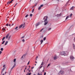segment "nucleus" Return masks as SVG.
<instances>
[{
	"label": "nucleus",
	"instance_id": "473e14b6",
	"mask_svg": "<svg viewBox=\"0 0 75 75\" xmlns=\"http://www.w3.org/2000/svg\"><path fill=\"white\" fill-rule=\"evenodd\" d=\"M22 41H23V42H25V40H24V39H23L22 40Z\"/></svg>",
	"mask_w": 75,
	"mask_h": 75
},
{
	"label": "nucleus",
	"instance_id": "79ce46f5",
	"mask_svg": "<svg viewBox=\"0 0 75 75\" xmlns=\"http://www.w3.org/2000/svg\"><path fill=\"white\" fill-rule=\"evenodd\" d=\"M37 3H36L35 5V6L34 7H35V6H37Z\"/></svg>",
	"mask_w": 75,
	"mask_h": 75
},
{
	"label": "nucleus",
	"instance_id": "5701e85b",
	"mask_svg": "<svg viewBox=\"0 0 75 75\" xmlns=\"http://www.w3.org/2000/svg\"><path fill=\"white\" fill-rule=\"evenodd\" d=\"M5 30H6V29H5V28H2V31H5Z\"/></svg>",
	"mask_w": 75,
	"mask_h": 75
},
{
	"label": "nucleus",
	"instance_id": "58836bf2",
	"mask_svg": "<svg viewBox=\"0 0 75 75\" xmlns=\"http://www.w3.org/2000/svg\"><path fill=\"white\" fill-rule=\"evenodd\" d=\"M72 14L71 13L70 15V16L71 17H72Z\"/></svg>",
	"mask_w": 75,
	"mask_h": 75
},
{
	"label": "nucleus",
	"instance_id": "6e6552de",
	"mask_svg": "<svg viewBox=\"0 0 75 75\" xmlns=\"http://www.w3.org/2000/svg\"><path fill=\"white\" fill-rule=\"evenodd\" d=\"M27 55V54H24L23 56H22L21 57V59H24V58L23 57H25V55Z\"/></svg>",
	"mask_w": 75,
	"mask_h": 75
},
{
	"label": "nucleus",
	"instance_id": "f257e3e1",
	"mask_svg": "<svg viewBox=\"0 0 75 75\" xmlns=\"http://www.w3.org/2000/svg\"><path fill=\"white\" fill-rule=\"evenodd\" d=\"M48 17L47 16H45L43 18V20H45L44 21V22L45 23L44 25H47L48 23V20L47 19L48 18Z\"/></svg>",
	"mask_w": 75,
	"mask_h": 75
},
{
	"label": "nucleus",
	"instance_id": "8fccbe9b",
	"mask_svg": "<svg viewBox=\"0 0 75 75\" xmlns=\"http://www.w3.org/2000/svg\"><path fill=\"white\" fill-rule=\"evenodd\" d=\"M6 26H8V24H7L6 25Z\"/></svg>",
	"mask_w": 75,
	"mask_h": 75
},
{
	"label": "nucleus",
	"instance_id": "a18cd8bd",
	"mask_svg": "<svg viewBox=\"0 0 75 75\" xmlns=\"http://www.w3.org/2000/svg\"><path fill=\"white\" fill-rule=\"evenodd\" d=\"M37 58H38V56H37L36 57V60H37Z\"/></svg>",
	"mask_w": 75,
	"mask_h": 75
},
{
	"label": "nucleus",
	"instance_id": "423d86ee",
	"mask_svg": "<svg viewBox=\"0 0 75 75\" xmlns=\"http://www.w3.org/2000/svg\"><path fill=\"white\" fill-rule=\"evenodd\" d=\"M44 6V5L43 4H42L38 8V10H40V9H41V7H43Z\"/></svg>",
	"mask_w": 75,
	"mask_h": 75
},
{
	"label": "nucleus",
	"instance_id": "864d4df0",
	"mask_svg": "<svg viewBox=\"0 0 75 75\" xmlns=\"http://www.w3.org/2000/svg\"><path fill=\"white\" fill-rule=\"evenodd\" d=\"M42 72H44V70H43Z\"/></svg>",
	"mask_w": 75,
	"mask_h": 75
},
{
	"label": "nucleus",
	"instance_id": "f03ea898",
	"mask_svg": "<svg viewBox=\"0 0 75 75\" xmlns=\"http://www.w3.org/2000/svg\"><path fill=\"white\" fill-rule=\"evenodd\" d=\"M60 54L61 55H64L65 56V55H67V53L65 52H63L60 53Z\"/></svg>",
	"mask_w": 75,
	"mask_h": 75
},
{
	"label": "nucleus",
	"instance_id": "c85d7f7f",
	"mask_svg": "<svg viewBox=\"0 0 75 75\" xmlns=\"http://www.w3.org/2000/svg\"><path fill=\"white\" fill-rule=\"evenodd\" d=\"M16 59H15L13 60V62H16Z\"/></svg>",
	"mask_w": 75,
	"mask_h": 75
},
{
	"label": "nucleus",
	"instance_id": "9b49d317",
	"mask_svg": "<svg viewBox=\"0 0 75 75\" xmlns=\"http://www.w3.org/2000/svg\"><path fill=\"white\" fill-rule=\"evenodd\" d=\"M61 13H60L59 14H57V17H59L60 16H61Z\"/></svg>",
	"mask_w": 75,
	"mask_h": 75
},
{
	"label": "nucleus",
	"instance_id": "49530a36",
	"mask_svg": "<svg viewBox=\"0 0 75 75\" xmlns=\"http://www.w3.org/2000/svg\"><path fill=\"white\" fill-rule=\"evenodd\" d=\"M1 53H2V52H1V51H0V55L1 54Z\"/></svg>",
	"mask_w": 75,
	"mask_h": 75
},
{
	"label": "nucleus",
	"instance_id": "1a4fd4ad",
	"mask_svg": "<svg viewBox=\"0 0 75 75\" xmlns=\"http://www.w3.org/2000/svg\"><path fill=\"white\" fill-rule=\"evenodd\" d=\"M9 35L10 34L9 33L5 37L7 39V38H8V36H9Z\"/></svg>",
	"mask_w": 75,
	"mask_h": 75
},
{
	"label": "nucleus",
	"instance_id": "0eeeda50",
	"mask_svg": "<svg viewBox=\"0 0 75 75\" xmlns=\"http://www.w3.org/2000/svg\"><path fill=\"white\" fill-rule=\"evenodd\" d=\"M13 0H12L11 1H8L7 3L8 5H9L8 4H10V3H11L13 2Z\"/></svg>",
	"mask_w": 75,
	"mask_h": 75
},
{
	"label": "nucleus",
	"instance_id": "4d7b16f0",
	"mask_svg": "<svg viewBox=\"0 0 75 75\" xmlns=\"http://www.w3.org/2000/svg\"><path fill=\"white\" fill-rule=\"evenodd\" d=\"M26 69H27V67H25V70Z\"/></svg>",
	"mask_w": 75,
	"mask_h": 75
},
{
	"label": "nucleus",
	"instance_id": "72a5a7b5",
	"mask_svg": "<svg viewBox=\"0 0 75 75\" xmlns=\"http://www.w3.org/2000/svg\"><path fill=\"white\" fill-rule=\"evenodd\" d=\"M1 51H3V48H1Z\"/></svg>",
	"mask_w": 75,
	"mask_h": 75
},
{
	"label": "nucleus",
	"instance_id": "a19ab883",
	"mask_svg": "<svg viewBox=\"0 0 75 75\" xmlns=\"http://www.w3.org/2000/svg\"><path fill=\"white\" fill-rule=\"evenodd\" d=\"M69 17L68 16H67L66 18V20H67V18H68Z\"/></svg>",
	"mask_w": 75,
	"mask_h": 75
},
{
	"label": "nucleus",
	"instance_id": "774afa93",
	"mask_svg": "<svg viewBox=\"0 0 75 75\" xmlns=\"http://www.w3.org/2000/svg\"><path fill=\"white\" fill-rule=\"evenodd\" d=\"M4 75V74L3 73L2 75Z\"/></svg>",
	"mask_w": 75,
	"mask_h": 75
},
{
	"label": "nucleus",
	"instance_id": "a878e982",
	"mask_svg": "<svg viewBox=\"0 0 75 75\" xmlns=\"http://www.w3.org/2000/svg\"><path fill=\"white\" fill-rule=\"evenodd\" d=\"M46 40V37H45L43 38V40L44 41H45Z\"/></svg>",
	"mask_w": 75,
	"mask_h": 75
},
{
	"label": "nucleus",
	"instance_id": "aec40b11",
	"mask_svg": "<svg viewBox=\"0 0 75 75\" xmlns=\"http://www.w3.org/2000/svg\"><path fill=\"white\" fill-rule=\"evenodd\" d=\"M43 35L41 36L40 38H42H42H43Z\"/></svg>",
	"mask_w": 75,
	"mask_h": 75
},
{
	"label": "nucleus",
	"instance_id": "4be33fe9",
	"mask_svg": "<svg viewBox=\"0 0 75 75\" xmlns=\"http://www.w3.org/2000/svg\"><path fill=\"white\" fill-rule=\"evenodd\" d=\"M38 75H42V74L41 73L40 74V73H38Z\"/></svg>",
	"mask_w": 75,
	"mask_h": 75
},
{
	"label": "nucleus",
	"instance_id": "2eb2a0df",
	"mask_svg": "<svg viewBox=\"0 0 75 75\" xmlns=\"http://www.w3.org/2000/svg\"><path fill=\"white\" fill-rule=\"evenodd\" d=\"M8 43V41H6L5 42V44L4 45H7Z\"/></svg>",
	"mask_w": 75,
	"mask_h": 75
},
{
	"label": "nucleus",
	"instance_id": "ddd939ff",
	"mask_svg": "<svg viewBox=\"0 0 75 75\" xmlns=\"http://www.w3.org/2000/svg\"><path fill=\"white\" fill-rule=\"evenodd\" d=\"M40 23H36V26L37 27V26H38V25H40Z\"/></svg>",
	"mask_w": 75,
	"mask_h": 75
},
{
	"label": "nucleus",
	"instance_id": "680f3d73",
	"mask_svg": "<svg viewBox=\"0 0 75 75\" xmlns=\"http://www.w3.org/2000/svg\"><path fill=\"white\" fill-rule=\"evenodd\" d=\"M29 72H31V70H29Z\"/></svg>",
	"mask_w": 75,
	"mask_h": 75
},
{
	"label": "nucleus",
	"instance_id": "69168bd1",
	"mask_svg": "<svg viewBox=\"0 0 75 75\" xmlns=\"http://www.w3.org/2000/svg\"><path fill=\"white\" fill-rule=\"evenodd\" d=\"M11 25V24H9V26H10Z\"/></svg>",
	"mask_w": 75,
	"mask_h": 75
},
{
	"label": "nucleus",
	"instance_id": "20e7f679",
	"mask_svg": "<svg viewBox=\"0 0 75 75\" xmlns=\"http://www.w3.org/2000/svg\"><path fill=\"white\" fill-rule=\"evenodd\" d=\"M70 59L71 61H73L74 59V57L73 56H71L70 57Z\"/></svg>",
	"mask_w": 75,
	"mask_h": 75
},
{
	"label": "nucleus",
	"instance_id": "bf43d9fd",
	"mask_svg": "<svg viewBox=\"0 0 75 75\" xmlns=\"http://www.w3.org/2000/svg\"><path fill=\"white\" fill-rule=\"evenodd\" d=\"M14 25V24H12L11 26H12V25Z\"/></svg>",
	"mask_w": 75,
	"mask_h": 75
},
{
	"label": "nucleus",
	"instance_id": "ea45409f",
	"mask_svg": "<svg viewBox=\"0 0 75 75\" xmlns=\"http://www.w3.org/2000/svg\"><path fill=\"white\" fill-rule=\"evenodd\" d=\"M42 67V65L41 66V67L39 68V69H41Z\"/></svg>",
	"mask_w": 75,
	"mask_h": 75
},
{
	"label": "nucleus",
	"instance_id": "13d9d810",
	"mask_svg": "<svg viewBox=\"0 0 75 75\" xmlns=\"http://www.w3.org/2000/svg\"><path fill=\"white\" fill-rule=\"evenodd\" d=\"M17 4H18L17 3H16V4H15V6H16V5H17Z\"/></svg>",
	"mask_w": 75,
	"mask_h": 75
},
{
	"label": "nucleus",
	"instance_id": "0e129e2a",
	"mask_svg": "<svg viewBox=\"0 0 75 75\" xmlns=\"http://www.w3.org/2000/svg\"><path fill=\"white\" fill-rule=\"evenodd\" d=\"M41 65H43V64L42 63V64H41Z\"/></svg>",
	"mask_w": 75,
	"mask_h": 75
},
{
	"label": "nucleus",
	"instance_id": "e2e57ef3",
	"mask_svg": "<svg viewBox=\"0 0 75 75\" xmlns=\"http://www.w3.org/2000/svg\"><path fill=\"white\" fill-rule=\"evenodd\" d=\"M25 70H24V72H25Z\"/></svg>",
	"mask_w": 75,
	"mask_h": 75
},
{
	"label": "nucleus",
	"instance_id": "cd10ccee",
	"mask_svg": "<svg viewBox=\"0 0 75 75\" xmlns=\"http://www.w3.org/2000/svg\"><path fill=\"white\" fill-rule=\"evenodd\" d=\"M10 15V14H9V13H8V15H7L6 16V17H8L9 16V15Z\"/></svg>",
	"mask_w": 75,
	"mask_h": 75
},
{
	"label": "nucleus",
	"instance_id": "a211bd4d",
	"mask_svg": "<svg viewBox=\"0 0 75 75\" xmlns=\"http://www.w3.org/2000/svg\"><path fill=\"white\" fill-rule=\"evenodd\" d=\"M73 47L74 49L75 50V45H74V44H73Z\"/></svg>",
	"mask_w": 75,
	"mask_h": 75
},
{
	"label": "nucleus",
	"instance_id": "09e8293b",
	"mask_svg": "<svg viewBox=\"0 0 75 75\" xmlns=\"http://www.w3.org/2000/svg\"><path fill=\"white\" fill-rule=\"evenodd\" d=\"M24 38V36H23L21 38Z\"/></svg>",
	"mask_w": 75,
	"mask_h": 75
},
{
	"label": "nucleus",
	"instance_id": "4468645a",
	"mask_svg": "<svg viewBox=\"0 0 75 75\" xmlns=\"http://www.w3.org/2000/svg\"><path fill=\"white\" fill-rule=\"evenodd\" d=\"M6 68V67H4L3 69H2V71L1 72V73H2V72L4 71V69H5V68Z\"/></svg>",
	"mask_w": 75,
	"mask_h": 75
},
{
	"label": "nucleus",
	"instance_id": "b1692460",
	"mask_svg": "<svg viewBox=\"0 0 75 75\" xmlns=\"http://www.w3.org/2000/svg\"><path fill=\"white\" fill-rule=\"evenodd\" d=\"M11 37V36H9L8 38V40H9L10 39V38Z\"/></svg>",
	"mask_w": 75,
	"mask_h": 75
},
{
	"label": "nucleus",
	"instance_id": "dca6fc26",
	"mask_svg": "<svg viewBox=\"0 0 75 75\" xmlns=\"http://www.w3.org/2000/svg\"><path fill=\"white\" fill-rule=\"evenodd\" d=\"M11 70L9 71H8V74H9V75H10V74L11 73Z\"/></svg>",
	"mask_w": 75,
	"mask_h": 75
},
{
	"label": "nucleus",
	"instance_id": "c756f323",
	"mask_svg": "<svg viewBox=\"0 0 75 75\" xmlns=\"http://www.w3.org/2000/svg\"><path fill=\"white\" fill-rule=\"evenodd\" d=\"M69 0L68 1H67V3H66V4H68V3H69Z\"/></svg>",
	"mask_w": 75,
	"mask_h": 75
},
{
	"label": "nucleus",
	"instance_id": "39448f33",
	"mask_svg": "<svg viewBox=\"0 0 75 75\" xmlns=\"http://www.w3.org/2000/svg\"><path fill=\"white\" fill-rule=\"evenodd\" d=\"M64 73H65L64 71H63L60 70L59 72V74H61L62 75H63V74H64Z\"/></svg>",
	"mask_w": 75,
	"mask_h": 75
},
{
	"label": "nucleus",
	"instance_id": "603ef678",
	"mask_svg": "<svg viewBox=\"0 0 75 75\" xmlns=\"http://www.w3.org/2000/svg\"><path fill=\"white\" fill-rule=\"evenodd\" d=\"M34 67H32V69H33V68H34Z\"/></svg>",
	"mask_w": 75,
	"mask_h": 75
},
{
	"label": "nucleus",
	"instance_id": "4c0bfd02",
	"mask_svg": "<svg viewBox=\"0 0 75 75\" xmlns=\"http://www.w3.org/2000/svg\"><path fill=\"white\" fill-rule=\"evenodd\" d=\"M33 16V14H30V17H31V16Z\"/></svg>",
	"mask_w": 75,
	"mask_h": 75
},
{
	"label": "nucleus",
	"instance_id": "c03bdc74",
	"mask_svg": "<svg viewBox=\"0 0 75 75\" xmlns=\"http://www.w3.org/2000/svg\"><path fill=\"white\" fill-rule=\"evenodd\" d=\"M30 64V61H29L27 63V65H28Z\"/></svg>",
	"mask_w": 75,
	"mask_h": 75
},
{
	"label": "nucleus",
	"instance_id": "bb28decb",
	"mask_svg": "<svg viewBox=\"0 0 75 75\" xmlns=\"http://www.w3.org/2000/svg\"><path fill=\"white\" fill-rule=\"evenodd\" d=\"M51 30V28H49L48 29V31H50V30Z\"/></svg>",
	"mask_w": 75,
	"mask_h": 75
},
{
	"label": "nucleus",
	"instance_id": "338daca9",
	"mask_svg": "<svg viewBox=\"0 0 75 75\" xmlns=\"http://www.w3.org/2000/svg\"><path fill=\"white\" fill-rule=\"evenodd\" d=\"M44 68H43V70H44L45 69H44V67H43Z\"/></svg>",
	"mask_w": 75,
	"mask_h": 75
},
{
	"label": "nucleus",
	"instance_id": "5fc2aeb1",
	"mask_svg": "<svg viewBox=\"0 0 75 75\" xmlns=\"http://www.w3.org/2000/svg\"><path fill=\"white\" fill-rule=\"evenodd\" d=\"M5 65H4L3 67H5Z\"/></svg>",
	"mask_w": 75,
	"mask_h": 75
},
{
	"label": "nucleus",
	"instance_id": "393cba45",
	"mask_svg": "<svg viewBox=\"0 0 75 75\" xmlns=\"http://www.w3.org/2000/svg\"><path fill=\"white\" fill-rule=\"evenodd\" d=\"M5 39V37H4V38H3L2 39V41H4V40Z\"/></svg>",
	"mask_w": 75,
	"mask_h": 75
},
{
	"label": "nucleus",
	"instance_id": "052dcab7",
	"mask_svg": "<svg viewBox=\"0 0 75 75\" xmlns=\"http://www.w3.org/2000/svg\"><path fill=\"white\" fill-rule=\"evenodd\" d=\"M74 41H75V38L74 39Z\"/></svg>",
	"mask_w": 75,
	"mask_h": 75
},
{
	"label": "nucleus",
	"instance_id": "9d476101",
	"mask_svg": "<svg viewBox=\"0 0 75 75\" xmlns=\"http://www.w3.org/2000/svg\"><path fill=\"white\" fill-rule=\"evenodd\" d=\"M16 66V64H14V65L13 67H12L11 68V70H12L14 67H15V66Z\"/></svg>",
	"mask_w": 75,
	"mask_h": 75
},
{
	"label": "nucleus",
	"instance_id": "6ab92c4d",
	"mask_svg": "<svg viewBox=\"0 0 75 75\" xmlns=\"http://www.w3.org/2000/svg\"><path fill=\"white\" fill-rule=\"evenodd\" d=\"M43 42V40H42L40 41V44H42V42Z\"/></svg>",
	"mask_w": 75,
	"mask_h": 75
},
{
	"label": "nucleus",
	"instance_id": "3c124183",
	"mask_svg": "<svg viewBox=\"0 0 75 75\" xmlns=\"http://www.w3.org/2000/svg\"><path fill=\"white\" fill-rule=\"evenodd\" d=\"M25 66H23L21 67V68H24Z\"/></svg>",
	"mask_w": 75,
	"mask_h": 75
},
{
	"label": "nucleus",
	"instance_id": "6e6d98bb",
	"mask_svg": "<svg viewBox=\"0 0 75 75\" xmlns=\"http://www.w3.org/2000/svg\"><path fill=\"white\" fill-rule=\"evenodd\" d=\"M6 73H7V72H6H6H5V73L4 74H6Z\"/></svg>",
	"mask_w": 75,
	"mask_h": 75
},
{
	"label": "nucleus",
	"instance_id": "7c9ffc66",
	"mask_svg": "<svg viewBox=\"0 0 75 75\" xmlns=\"http://www.w3.org/2000/svg\"><path fill=\"white\" fill-rule=\"evenodd\" d=\"M4 42H5V41H4L2 42V44H3Z\"/></svg>",
	"mask_w": 75,
	"mask_h": 75
},
{
	"label": "nucleus",
	"instance_id": "f3484780",
	"mask_svg": "<svg viewBox=\"0 0 75 75\" xmlns=\"http://www.w3.org/2000/svg\"><path fill=\"white\" fill-rule=\"evenodd\" d=\"M18 28V27L17 26L15 28V30H16V31H17L18 30V29H17Z\"/></svg>",
	"mask_w": 75,
	"mask_h": 75
},
{
	"label": "nucleus",
	"instance_id": "2f4dec72",
	"mask_svg": "<svg viewBox=\"0 0 75 75\" xmlns=\"http://www.w3.org/2000/svg\"><path fill=\"white\" fill-rule=\"evenodd\" d=\"M34 9H33L32 11V13H34Z\"/></svg>",
	"mask_w": 75,
	"mask_h": 75
},
{
	"label": "nucleus",
	"instance_id": "412c9836",
	"mask_svg": "<svg viewBox=\"0 0 75 75\" xmlns=\"http://www.w3.org/2000/svg\"><path fill=\"white\" fill-rule=\"evenodd\" d=\"M74 6H72L71 8V10H73V9H74Z\"/></svg>",
	"mask_w": 75,
	"mask_h": 75
},
{
	"label": "nucleus",
	"instance_id": "c9c22d12",
	"mask_svg": "<svg viewBox=\"0 0 75 75\" xmlns=\"http://www.w3.org/2000/svg\"><path fill=\"white\" fill-rule=\"evenodd\" d=\"M28 15L27 14L25 16V17H26H26H28Z\"/></svg>",
	"mask_w": 75,
	"mask_h": 75
},
{
	"label": "nucleus",
	"instance_id": "de8ad7c7",
	"mask_svg": "<svg viewBox=\"0 0 75 75\" xmlns=\"http://www.w3.org/2000/svg\"><path fill=\"white\" fill-rule=\"evenodd\" d=\"M46 75V72H45L44 73V75Z\"/></svg>",
	"mask_w": 75,
	"mask_h": 75
},
{
	"label": "nucleus",
	"instance_id": "f8f14e48",
	"mask_svg": "<svg viewBox=\"0 0 75 75\" xmlns=\"http://www.w3.org/2000/svg\"><path fill=\"white\" fill-rule=\"evenodd\" d=\"M54 59H57V56H55L54 57Z\"/></svg>",
	"mask_w": 75,
	"mask_h": 75
},
{
	"label": "nucleus",
	"instance_id": "37998d69",
	"mask_svg": "<svg viewBox=\"0 0 75 75\" xmlns=\"http://www.w3.org/2000/svg\"><path fill=\"white\" fill-rule=\"evenodd\" d=\"M50 64H48V65H47V67H49V66H50Z\"/></svg>",
	"mask_w": 75,
	"mask_h": 75
},
{
	"label": "nucleus",
	"instance_id": "7ed1b4c3",
	"mask_svg": "<svg viewBox=\"0 0 75 75\" xmlns=\"http://www.w3.org/2000/svg\"><path fill=\"white\" fill-rule=\"evenodd\" d=\"M25 23H24L23 24H22L20 26H19V28H24L25 27Z\"/></svg>",
	"mask_w": 75,
	"mask_h": 75
},
{
	"label": "nucleus",
	"instance_id": "e433bc0d",
	"mask_svg": "<svg viewBox=\"0 0 75 75\" xmlns=\"http://www.w3.org/2000/svg\"><path fill=\"white\" fill-rule=\"evenodd\" d=\"M31 72L29 73L28 74V75H31Z\"/></svg>",
	"mask_w": 75,
	"mask_h": 75
},
{
	"label": "nucleus",
	"instance_id": "f704fd0d",
	"mask_svg": "<svg viewBox=\"0 0 75 75\" xmlns=\"http://www.w3.org/2000/svg\"><path fill=\"white\" fill-rule=\"evenodd\" d=\"M44 28H42L40 31V32H41L42 31V30H44Z\"/></svg>",
	"mask_w": 75,
	"mask_h": 75
}]
</instances>
